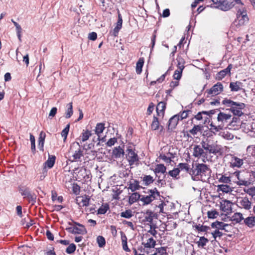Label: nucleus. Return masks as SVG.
<instances>
[{
    "label": "nucleus",
    "instance_id": "nucleus-46",
    "mask_svg": "<svg viewBox=\"0 0 255 255\" xmlns=\"http://www.w3.org/2000/svg\"><path fill=\"white\" fill-rule=\"evenodd\" d=\"M219 182L226 184L230 183L231 182V178L229 176H226L225 175H221V177L218 179Z\"/></svg>",
    "mask_w": 255,
    "mask_h": 255
},
{
    "label": "nucleus",
    "instance_id": "nucleus-21",
    "mask_svg": "<svg viewBox=\"0 0 255 255\" xmlns=\"http://www.w3.org/2000/svg\"><path fill=\"white\" fill-rule=\"evenodd\" d=\"M123 23V19L121 13L118 11V20L117 22V25L114 29V36H117L119 30L121 29L122 27Z\"/></svg>",
    "mask_w": 255,
    "mask_h": 255
},
{
    "label": "nucleus",
    "instance_id": "nucleus-52",
    "mask_svg": "<svg viewBox=\"0 0 255 255\" xmlns=\"http://www.w3.org/2000/svg\"><path fill=\"white\" fill-rule=\"evenodd\" d=\"M76 247L75 244H71L67 248L66 250V252L68 254H71L73 253L76 250Z\"/></svg>",
    "mask_w": 255,
    "mask_h": 255
},
{
    "label": "nucleus",
    "instance_id": "nucleus-40",
    "mask_svg": "<svg viewBox=\"0 0 255 255\" xmlns=\"http://www.w3.org/2000/svg\"><path fill=\"white\" fill-rule=\"evenodd\" d=\"M166 108V103L164 102H159L156 107V111L159 115L160 112H164Z\"/></svg>",
    "mask_w": 255,
    "mask_h": 255
},
{
    "label": "nucleus",
    "instance_id": "nucleus-2",
    "mask_svg": "<svg viewBox=\"0 0 255 255\" xmlns=\"http://www.w3.org/2000/svg\"><path fill=\"white\" fill-rule=\"evenodd\" d=\"M223 104L230 107V111L235 116L241 117L243 115L242 110L245 108V104L243 103L235 102L233 101L225 99L223 102Z\"/></svg>",
    "mask_w": 255,
    "mask_h": 255
},
{
    "label": "nucleus",
    "instance_id": "nucleus-18",
    "mask_svg": "<svg viewBox=\"0 0 255 255\" xmlns=\"http://www.w3.org/2000/svg\"><path fill=\"white\" fill-rule=\"evenodd\" d=\"M78 146L79 148L75 151L72 155L73 159L71 160L72 162L79 160L83 156L82 151L80 148V145L78 142L74 143L73 146Z\"/></svg>",
    "mask_w": 255,
    "mask_h": 255
},
{
    "label": "nucleus",
    "instance_id": "nucleus-10",
    "mask_svg": "<svg viewBox=\"0 0 255 255\" xmlns=\"http://www.w3.org/2000/svg\"><path fill=\"white\" fill-rule=\"evenodd\" d=\"M223 90V86L221 83H217L214 85L210 90H207L206 92L212 96H216L219 94Z\"/></svg>",
    "mask_w": 255,
    "mask_h": 255
},
{
    "label": "nucleus",
    "instance_id": "nucleus-42",
    "mask_svg": "<svg viewBox=\"0 0 255 255\" xmlns=\"http://www.w3.org/2000/svg\"><path fill=\"white\" fill-rule=\"evenodd\" d=\"M122 242V246L123 250L126 252H129L130 250L128 249L127 244V238L125 235H122L121 237Z\"/></svg>",
    "mask_w": 255,
    "mask_h": 255
},
{
    "label": "nucleus",
    "instance_id": "nucleus-19",
    "mask_svg": "<svg viewBox=\"0 0 255 255\" xmlns=\"http://www.w3.org/2000/svg\"><path fill=\"white\" fill-rule=\"evenodd\" d=\"M76 225L79 227L75 226L70 228L73 234H84L86 233V230L83 225L78 223Z\"/></svg>",
    "mask_w": 255,
    "mask_h": 255
},
{
    "label": "nucleus",
    "instance_id": "nucleus-12",
    "mask_svg": "<svg viewBox=\"0 0 255 255\" xmlns=\"http://www.w3.org/2000/svg\"><path fill=\"white\" fill-rule=\"evenodd\" d=\"M221 1L220 5H218V8L223 11H227L231 9L234 6L235 3L234 2H231L229 0H223Z\"/></svg>",
    "mask_w": 255,
    "mask_h": 255
},
{
    "label": "nucleus",
    "instance_id": "nucleus-45",
    "mask_svg": "<svg viewBox=\"0 0 255 255\" xmlns=\"http://www.w3.org/2000/svg\"><path fill=\"white\" fill-rule=\"evenodd\" d=\"M143 182L145 185H148L152 183L154 180L153 177L150 175H145L143 177Z\"/></svg>",
    "mask_w": 255,
    "mask_h": 255
},
{
    "label": "nucleus",
    "instance_id": "nucleus-20",
    "mask_svg": "<svg viewBox=\"0 0 255 255\" xmlns=\"http://www.w3.org/2000/svg\"><path fill=\"white\" fill-rule=\"evenodd\" d=\"M231 68L232 65L230 64L227 67V68L218 72L216 75V79L219 80H222L227 74L230 73Z\"/></svg>",
    "mask_w": 255,
    "mask_h": 255
},
{
    "label": "nucleus",
    "instance_id": "nucleus-54",
    "mask_svg": "<svg viewBox=\"0 0 255 255\" xmlns=\"http://www.w3.org/2000/svg\"><path fill=\"white\" fill-rule=\"evenodd\" d=\"M91 135V133L90 131L86 130L82 133L81 136L82 141L84 142L88 139L89 137Z\"/></svg>",
    "mask_w": 255,
    "mask_h": 255
},
{
    "label": "nucleus",
    "instance_id": "nucleus-43",
    "mask_svg": "<svg viewBox=\"0 0 255 255\" xmlns=\"http://www.w3.org/2000/svg\"><path fill=\"white\" fill-rule=\"evenodd\" d=\"M208 242L209 240L205 238L204 237H201L197 242V244L199 247L204 248Z\"/></svg>",
    "mask_w": 255,
    "mask_h": 255
},
{
    "label": "nucleus",
    "instance_id": "nucleus-55",
    "mask_svg": "<svg viewBox=\"0 0 255 255\" xmlns=\"http://www.w3.org/2000/svg\"><path fill=\"white\" fill-rule=\"evenodd\" d=\"M156 255H167L166 253V249L164 247H161L156 249Z\"/></svg>",
    "mask_w": 255,
    "mask_h": 255
},
{
    "label": "nucleus",
    "instance_id": "nucleus-13",
    "mask_svg": "<svg viewBox=\"0 0 255 255\" xmlns=\"http://www.w3.org/2000/svg\"><path fill=\"white\" fill-rule=\"evenodd\" d=\"M203 148L200 145H195L193 147V155L198 158L205 157L206 155V152L204 151Z\"/></svg>",
    "mask_w": 255,
    "mask_h": 255
},
{
    "label": "nucleus",
    "instance_id": "nucleus-61",
    "mask_svg": "<svg viewBox=\"0 0 255 255\" xmlns=\"http://www.w3.org/2000/svg\"><path fill=\"white\" fill-rule=\"evenodd\" d=\"M218 215V213L215 210L208 212V216L209 218H211V219L216 218Z\"/></svg>",
    "mask_w": 255,
    "mask_h": 255
},
{
    "label": "nucleus",
    "instance_id": "nucleus-51",
    "mask_svg": "<svg viewBox=\"0 0 255 255\" xmlns=\"http://www.w3.org/2000/svg\"><path fill=\"white\" fill-rule=\"evenodd\" d=\"M221 134L225 139L228 140L232 139L234 138L233 134L230 133L229 131H224L221 132Z\"/></svg>",
    "mask_w": 255,
    "mask_h": 255
},
{
    "label": "nucleus",
    "instance_id": "nucleus-22",
    "mask_svg": "<svg viewBox=\"0 0 255 255\" xmlns=\"http://www.w3.org/2000/svg\"><path fill=\"white\" fill-rule=\"evenodd\" d=\"M45 137H46L45 133L42 131H41L39 134V138H38V147L40 150H41L42 151L44 150L43 147H44V143Z\"/></svg>",
    "mask_w": 255,
    "mask_h": 255
},
{
    "label": "nucleus",
    "instance_id": "nucleus-58",
    "mask_svg": "<svg viewBox=\"0 0 255 255\" xmlns=\"http://www.w3.org/2000/svg\"><path fill=\"white\" fill-rule=\"evenodd\" d=\"M108 208H109L108 206H107V205L101 206L98 210V214H105L107 212Z\"/></svg>",
    "mask_w": 255,
    "mask_h": 255
},
{
    "label": "nucleus",
    "instance_id": "nucleus-15",
    "mask_svg": "<svg viewBox=\"0 0 255 255\" xmlns=\"http://www.w3.org/2000/svg\"><path fill=\"white\" fill-rule=\"evenodd\" d=\"M125 154L124 149L120 146L115 147L112 151L113 157L116 159L123 157Z\"/></svg>",
    "mask_w": 255,
    "mask_h": 255
},
{
    "label": "nucleus",
    "instance_id": "nucleus-41",
    "mask_svg": "<svg viewBox=\"0 0 255 255\" xmlns=\"http://www.w3.org/2000/svg\"><path fill=\"white\" fill-rule=\"evenodd\" d=\"M174 156L173 154H171L170 156H168L165 154H160L159 156V158L163 160L166 163H170L171 161V159L174 158Z\"/></svg>",
    "mask_w": 255,
    "mask_h": 255
},
{
    "label": "nucleus",
    "instance_id": "nucleus-31",
    "mask_svg": "<svg viewBox=\"0 0 255 255\" xmlns=\"http://www.w3.org/2000/svg\"><path fill=\"white\" fill-rule=\"evenodd\" d=\"M166 168L163 164H158L155 166L153 171L157 175L158 173H164L166 172Z\"/></svg>",
    "mask_w": 255,
    "mask_h": 255
},
{
    "label": "nucleus",
    "instance_id": "nucleus-63",
    "mask_svg": "<svg viewBox=\"0 0 255 255\" xmlns=\"http://www.w3.org/2000/svg\"><path fill=\"white\" fill-rule=\"evenodd\" d=\"M238 181H237V184L238 185H240V186L244 185L245 186H247L250 184V182L248 181L244 180L243 179H239V177L238 178Z\"/></svg>",
    "mask_w": 255,
    "mask_h": 255
},
{
    "label": "nucleus",
    "instance_id": "nucleus-30",
    "mask_svg": "<svg viewBox=\"0 0 255 255\" xmlns=\"http://www.w3.org/2000/svg\"><path fill=\"white\" fill-rule=\"evenodd\" d=\"M140 188V186L139 185V182L134 180L129 182L128 189H130L132 192H134L138 190Z\"/></svg>",
    "mask_w": 255,
    "mask_h": 255
},
{
    "label": "nucleus",
    "instance_id": "nucleus-11",
    "mask_svg": "<svg viewBox=\"0 0 255 255\" xmlns=\"http://www.w3.org/2000/svg\"><path fill=\"white\" fill-rule=\"evenodd\" d=\"M148 235H145L142 239V244L145 248H153L156 245V241L152 238H147Z\"/></svg>",
    "mask_w": 255,
    "mask_h": 255
},
{
    "label": "nucleus",
    "instance_id": "nucleus-26",
    "mask_svg": "<svg viewBox=\"0 0 255 255\" xmlns=\"http://www.w3.org/2000/svg\"><path fill=\"white\" fill-rule=\"evenodd\" d=\"M140 198L141 195L139 193L137 192L133 193L129 197L128 203L130 205H131L137 201L138 200H140Z\"/></svg>",
    "mask_w": 255,
    "mask_h": 255
},
{
    "label": "nucleus",
    "instance_id": "nucleus-17",
    "mask_svg": "<svg viewBox=\"0 0 255 255\" xmlns=\"http://www.w3.org/2000/svg\"><path fill=\"white\" fill-rule=\"evenodd\" d=\"M76 203L80 206H87L89 205L90 198L86 196H79L77 197Z\"/></svg>",
    "mask_w": 255,
    "mask_h": 255
},
{
    "label": "nucleus",
    "instance_id": "nucleus-4",
    "mask_svg": "<svg viewBox=\"0 0 255 255\" xmlns=\"http://www.w3.org/2000/svg\"><path fill=\"white\" fill-rule=\"evenodd\" d=\"M225 157L228 160V164L229 166L231 168H240L244 164V159L236 156L234 154H227Z\"/></svg>",
    "mask_w": 255,
    "mask_h": 255
},
{
    "label": "nucleus",
    "instance_id": "nucleus-6",
    "mask_svg": "<svg viewBox=\"0 0 255 255\" xmlns=\"http://www.w3.org/2000/svg\"><path fill=\"white\" fill-rule=\"evenodd\" d=\"M232 116L231 114L220 112L217 116L218 124L224 128L225 126L230 125Z\"/></svg>",
    "mask_w": 255,
    "mask_h": 255
},
{
    "label": "nucleus",
    "instance_id": "nucleus-47",
    "mask_svg": "<svg viewBox=\"0 0 255 255\" xmlns=\"http://www.w3.org/2000/svg\"><path fill=\"white\" fill-rule=\"evenodd\" d=\"M121 216L123 218L129 219L133 216L132 212L131 210H127L121 213Z\"/></svg>",
    "mask_w": 255,
    "mask_h": 255
},
{
    "label": "nucleus",
    "instance_id": "nucleus-38",
    "mask_svg": "<svg viewBox=\"0 0 255 255\" xmlns=\"http://www.w3.org/2000/svg\"><path fill=\"white\" fill-rule=\"evenodd\" d=\"M210 129L211 130V131L212 132H213L214 133L218 132L220 130L223 129L224 128L223 126H221V125H220L219 124H218V125L216 126V125H214L213 123H211L210 125Z\"/></svg>",
    "mask_w": 255,
    "mask_h": 255
},
{
    "label": "nucleus",
    "instance_id": "nucleus-32",
    "mask_svg": "<svg viewBox=\"0 0 255 255\" xmlns=\"http://www.w3.org/2000/svg\"><path fill=\"white\" fill-rule=\"evenodd\" d=\"M105 128L104 124L98 123L97 124L95 131V133L98 136V139H100V134L103 132Z\"/></svg>",
    "mask_w": 255,
    "mask_h": 255
},
{
    "label": "nucleus",
    "instance_id": "nucleus-62",
    "mask_svg": "<svg viewBox=\"0 0 255 255\" xmlns=\"http://www.w3.org/2000/svg\"><path fill=\"white\" fill-rule=\"evenodd\" d=\"M117 142V138L116 137L111 138L107 142L106 145L111 147L114 145Z\"/></svg>",
    "mask_w": 255,
    "mask_h": 255
},
{
    "label": "nucleus",
    "instance_id": "nucleus-9",
    "mask_svg": "<svg viewBox=\"0 0 255 255\" xmlns=\"http://www.w3.org/2000/svg\"><path fill=\"white\" fill-rule=\"evenodd\" d=\"M22 196L26 198L29 203L33 205L36 201V196L35 194L31 193L28 188H22L19 190Z\"/></svg>",
    "mask_w": 255,
    "mask_h": 255
},
{
    "label": "nucleus",
    "instance_id": "nucleus-33",
    "mask_svg": "<svg viewBox=\"0 0 255 255\" xmlns=\"http://www.w3.org/2000/svg\"><path fill=\"white\" fill-rule=\"evenodd\" d=\"M143 58H140L136 64V72L137 74H140L142 72V68L144 64Z\"/></svg>",
    "mask_w": 255,
    "mask_h": 255
},
{
    "label": "nucleus",
    "instance_id": "nucleus-39",
    "mask_svg": "<svg viewBox=\"0 0 255 255\" xmlns=\"http://www.w3.org/2000/svg\"><path fill=\"white\" fill-rule=\"evenodd\" d=\"M67 109L66 112L65 117L67 119L70 118L73 115V107L72 103H70L67 105Z\"/></svg>",
    "mask_w": 255,
    "mask_h": 255
},
{
    "label": "nucleus",
    "instance_id": "nucleus-8",
    "mask_svg": "<svg viewBox=\"0 0 255 255\" xmlns=\"http://www.w3.org/2000/svg\"><path fill=\"white\" fill-rule=\"evenodd\" d=\"M237 17L240 25H244L249 21L247 12L244 5L239 8L237 11Z\"/></svg>",
    "mask_w": 255,
    "mask_h": 255
},
{
    "label": "nucleus",
    "instance_id": "nucleus-60",
    "mask_svg": "<svg viewBox=\"0 0 255 255\" xmlns=\"http://www.w3.org/2000/svg\"><path fill=\"white\" fill-rule=\"evenodd\" d=\"M156 227L155 225H150V230L148 231V233H150L151 235L155 237L156 234H157V231L155 230Z\"/></svg>",
    "mask_w": 255,
    "mask_h": 255
},
{
    "label": "nucleus",
    "instance_id": "nucleus-37",
    "mask_svg": "<svg viewBox=\"0 0 255 255\" xmlns=\"http://www.w3.org/2000/svg\"><path fill=\"white\" fill-rule=\"evenodd\" d=\"M210 129L211 130V131L212 132H213L214 133L218 132L220 130L223 129L224 128L223 126H221V125H220L219 124H218V125L216 126V125H214L213 123H211L210 125Z\"/></svg>",
    "mask_w": 255,
    "mask_h": 255
},
{
    "label": "nucleus",
    "instance_id": "nucleus-3",
    "mask_svg": "<svg viewBox=\"0 0 255 255\" xmlns=\"http://www.w3.org/2000/svg\"><path fill=\"white\" fill-rule=\"evenodd\" d=\"M201 143L204 149L209 153L216 155L221 151V147L216 142L207 140L202 141Z\"/></svg>",
    "mask_w": 255,
    "mask_h": 255
},
{
    "label": "nucleus",
    "instance_id": "nucleus-64",
    "mask_svg": "<svg viewBox=\"0 0 255 255\" xmlns=\"http://www.w3.org/2000/svg\"><path fill=\"white\" fill-rule=\"evenodd\" d=\"M178 65H177V70H180L183 71V70L184 68V62L182 59H178Z\"/></svg>",
    "mask_w": 255,
    "mask_h": 255
},
{
    "label": "nucleus",
    "instance_id": "nucleus-36",
    "mask_svg": "<svg viewBox=\"0 0 255 255\" xmlns=\"http://www.w3.org/2000/svg\"><path fill=\"white\" fill-rule=\"evenodd\" d=\"M241 83L239 82H231L230 84V88L232 91L237 92L241 89Z\"/></svg>",
    "mask_w": 255,
    "mask_h": 255
},
{
    "label": "nucleus",
    "instance_id": "nucleus-7",
    "mask_svg": "<svg viewBox=\"0 0 255 255\" xmlns=\"http://www.w3.org/2000/svg\"><path fill=\"white\" fill-rule=\"evenodd\" d=\"M126 158L130 166H132L138 161V156L132 148L129 146L128 147L126 151Z\"/></svg>",
    "mask_w": 255,
    "mask_h": 255
},
{
    "label": "nucleus",
    "instance_id": "nucleus-16",
    "mask_svg": "<svg viewBox=\"0 0 255 255\" xmlns=\"http://www.w3.org/2000/svg\"><path fill=\"white\" fill-rule=\"evenodd\" d=\"M179 120H180L179 114L172 117L168 121V129L172 130L175 128Z\"/></svg>",
    "mask_w": 255,
    "mask_h": 255
},
{
    "label": "nucleus",
    "instance_id": "nucleus-49",
    "mask_svg": "<svg viewBox=\"0 0 255 255\" xmlns=\"http://www.w3.org/2000/svg\"><path fill=\"white\" fill-rule=\"evenodd\" d=\"M211 234L215 240H216L218 238H220L223 236L222 232H220L219 230L217 229H215V231H213L211 233Z\"/></svg>",
    "mask_w": 255,
    "mask_h": 255
},
{
    "label": "nucleus",
    "instance_id": "nucleus-34",
    "mask_svg": "<svg viewBox=\"0 0 255 255\" xmlns=\"http://www.w3.org/2000/svg\"><path fill=\"white\" fill-rule=\"evenodd\" d=\"M225 223L217 221L212 223L211 227L213 229L223 230L224 228L225 227Z\"/></svg>",
    "mask_w": 255,
    "mask_h": 255
},
{
    "label": "nucleus",
    "instance_id": "nucleus-25",
    "mask_svg": "<svg viewBox=\"0 0 255 255\" xmlns=\"http://www.w3.org/2000/svg\"><path fill=\"white\" fill-rule=\"evenodd\" d=\"M160 128H161V130H162L163 127L160 126L158 118L154 116L151 125V128L152 130H156Z\"/></svg>",
    "mask_w": 255,
    "mask_h": 255
},
{
    "label": "nucleus",
    "instance_id": "nucleus-23",
    "mask_svg": "<svg viewBox=\"0 0 255 255\" xmlns=\"http://www.w3.org/2000/svg\"><path fill=\"white\" fill-rule=\"evenodd\" d=\"M243 220H244V218L243 214L238 212L235 213L230 218V221L235 222L236 223H240Z\"/></svg>",
    "mask_w": 255,
    "mask_h": 255
},
{
    "label": "nucleus",
    "instance_id": "nucleus-35",
    "mask_svg": "<svg viewBox=\"0 0 255 255\" xmlns=\"http://www.w3.org/2000/svg\"><path fill=\"white\" fill-rule=\"evenodd\" d=\"M179 170H185L190 174V171L192 170L187 163H180L178 165V168Z\"/></svg>",
    "mask_w": 255,
    "mask_h": 255
},
{
    "label": "nucleus",
    "instance_id": "nucleus-1",
    "mask_svg": "<svg viewBox=\"0 0 255 255\" xmlns=\"http://www.w3.org/2000/svg\"><path fill=\"white\" fill-rule=\"evenodd\" d=\"M211 170L208 166L205 164H195L193 166L192 170L190 171V175L193 180L197 178L198 180L205 181L210 176Z\"/></svg>",
    "mask_w": 255,
    "mask_h": 255
},
{
    "label": "nucleus",
    "instance_id": "nucleus-44",
    "mask_svg": "<svg viewBox=\"0 0 255 255\" xmlns=\"http://www.w3.org/2000/svg\"><path fill=\"white\" fill-rule=\"evenodd\" d=\"M145 220L151 223L153 218V213L150 211H147L145 214Z\"/></svg>",
    "mask_w": 255,
    "mask_h": 255
},
{
    "label": "nucleus",
    "instance_id": "nucleus-53",
    "mask_svg": "<svg viewBox=\"0 0 255 255\" xmlns=\"http://www.w3.org/2000/svg\"><path fill=\"white\" fill-rule=\"evenodd\" d=\"M180 173V170L179 168H176L173 169L172 170L169 171L168 172L169 175L173 178H176L177 176L179 175Z\"/></svg>",
    "mask_w": 255,
    "mask_h": 255
},
{
    "label": "nucleus",
    "instance_id": "nucleus-50",
    "mask_svg": "<svg viewBox=\"0 0 255 255\" xmlns=\"http://www.w3.org/2000/svg\"><path fill=\"white\" fill-rule=\"evenodd\" d=\"M70 128V125L68 124L66 127L62 130L61 132V136L64 137V141L66 139Z\"/></svg>",
    "mask_w": 255,
    "mask_h": 255
},
{
    "label": "nucleus",
    "instance_id": "nucleus-29",
    "mask_svg": "<svg viewBox=\"0 0 255 255\" xmlns=\"http://www.w3.org/2000/svg\"><path fill=\"white\" fill-rule=\"evenodd\" d=\"M56 157L54 155H49L47 161L44 163V166L46 168V166L49 168H51L55 162Z\"/></svg>",
    "mask_w": 255,
    "mask_h": 255
},
{
    "label": "nucleus",
    "instance_id": "nucleus-56",
    "mask_svg": "<svg viewBox=\"0 0 255 255\" xmlns=\"http://www.w3.org/2000/svg\"><path fill=\"white\" fill-rule=\"evenodd\" d=\"M201 129V127L199 125L194 126L193 128L189 130L190 133L193 135L197 134V132Z\"/></svg>",
    "mask_w": 255,
    "mask_h": 255
},
{
    "label": "nucleus",
    "instance_id": "nucleus-14",
    "mask_svg": "<svg viewBox=\"0 0 255 255\" xmlns=\"http://www.w3.org/2000/svg\"><path fill=\"white\" fill-rule=\"evenodd\" d=\"M232 203L229 200H222L220 202V209L222 211L227 214H229V213H231L232 211Z\"/></svg>",
    "mask_w": 255,
    "mask_h": 255
},
{
    "label": "nucleus",
    "instance_id": "nucleus-28",
    "mask_svg": "<svg viewBox=\"0 0 255 255\" xmlns=\"http://www.w3.org/2000/svg\"><path fill=\"white\" fill-rule=\"evenodd\" d=\"M218 191H222L224 193H230L232 191V188L229 185L227 184H221L217 186Z\"/></svg>",
    "mask_w": 255,
    "mask_h": 255
},
{
    "label": "nucleus",
    "instance_id": "nucleus-57",
    "mask_svg": "<svg viewBox=\"0 0 255 255\" xmlns=\"http://www.w3.org/2000/svg\"><path fill=\"white\" fill-rule=\"evenodd\" d=\"M182 71L180 70H177L176 69L173 75V78L174 79H176L177 80H179L181 79V76H182Z\"/></svg>",
    "mask_w": 255,
    "mask_h": 255
},
{
    "label": "nucleus",
    "instance_id": "nucleus-5",
    "mask_svg": "<svg viewBox=\"0 0 255 255\" xmlns=\"http://www.w3.org/2000/svg\"><path fill=\"white\" fill-rule=\"evenodd\" d=\"M159 196V192L156 188L149 191L148 195H141L140 201L143 205H148Z\"/></svg>",
    "mask_w": 255,
    "mask_h": 255
},
{
    "label": "nucleus",
    "instance_id": "nucleus-27",
    "mask_svg": "<svg viewBox=\"0 0 255 255\" xmlns=\"http://www.w3.org/2000/svg\"><path fill=\"white\" fill-rule=\"evenodd\" d=\"M244 223L249 228L255 226V216L248 217L244 219Z\"/></svg>",
    "mask_w": 255,
    "mask_h": 255
},
{
    "label": "nucleus",
    "instance_id": "nucleus-24",
    "mask_svg": "<svg viewBox=\"0 0 255 255\" xmlns=\"http://www.w3.org/2000/svg\"><path fill=\"white\" fill-rule=\"evenodd\" d=\"M239 203L240 205L246 210H249L251 208V202L247 197L242 198Z\"/></svg>",
    "mask_w": 255,
    "mask_h": 255
},
{
    "label": "nucleus",
    "instance_id": "nucleus-59",
    "mask_svg": "<svg viewBox=\"0 0 255 255\" xmlns=\"http://www.w3.org/2000/svg\"><path fill=\"white\" fill-rule=\"evenodd\" d=\"M30 140L31 150L34 152L35 150V137L32 134H30Z\"/></svg>",
    "mask_w": 255,
    "mask_h": 255
},
{
    "label": "nucleus",
    "instance_id": "nucleus-48",
    "mask_svg": "<svg viewBox=\"0 0 255 255\" xmlns=\"http://www.w3.org/2000/svg\"><path fill=\"white\" fill-rule=\"evenodd\" d=\"M97 242L100 248H103L105 246L106 241L103 236H99L97 238Z\"/></svg>",
    "mask_w": 255,
    "mask_h": 255
}]
</instances>
